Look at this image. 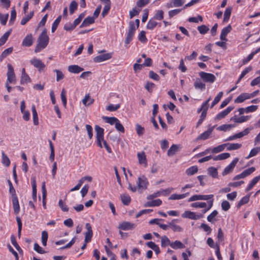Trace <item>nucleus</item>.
Masks as SVG:
<instances>
[{"label":"nucleus","mask_w":260,"mask_h":260,"mask_svg":"<svg viewBox=\"0 0 260 260\" xmlns=\"http://www.w3.org/2000/svg\"><path fill=\"white\" fill-rule=\"evenodd\" d=\"M171 242L167 236H163L161 237V246L162 247H165L168 245L171 246Z\"/></svg>","instance_id":"34"},{"label":"nucleus","mask_w":260,"mask_h":260,"mask_svg":"<svg viewBox=\"0 0 260 260\" xmlns=\"http://www.w3.org/2000/svg\"><path fill=\"white\" fill-rule=\"evenodd\" d=\"M105 50H101L99 52V53H104L103 54H99L98 56L94 57L93 58V61L95 62H101L108 60L110 59L112 56L113 53V52H109L105 53Z\"/></svg>","instance_id":"4"},{"label":"nucleus","mask_w":260,"mask_h":260,"mask_svg":"<svg viewBox=\"0 0 260 260\" xmlns=\"http://www.w3.org/2000/svg\"><path fill=\"white\" fill-rule=\"evenodd\" d=\"M31 110L32 113L34 123L35 125H38L39 123L38 114L37 110L36 109V107L34 105L32 106Z\"/></svg>","instance_id":"46"},{"label":"nucleus","mask_w":260,"mask_h":260,"mask_svg":"<svg viewBox=\"0 0 260 260\" xmlns=\"http://www.w3.org/2000/svg\"><path fill=\"white\" fill-rule=\"evenodd\" d=\"M78 4L75 1H73L71 2L69 6V11L70 14H73L75 11L77 9Z\"/></svg>","instance_id":"55"},{"label":"nucleus","mask_w":260,"mask_h":260,"mask_svg":"<svg viewBox=\"0 0 260 260\" xmlns=\"http://www.w3.org/2000/svg\"><path fill=\"white\" fill-rule=\"evenodd\" d=\"M255 168L254 167H251L248 169L244 170L241 174L236 175L233 178V180H237L240 179L244 178L251 174L253 172L255 171Z\"/></svg>","instance_id":"10"},{"label":"nucleus","mask_w":260,"mask_h":260,"mask_svg":"<svg viewBox=\"0 0 260 260\" xmlns=\"http://www.w3.org/2000/svg\"><path fill=\"white\" fill-rule=\"evenodd\" d=\"M197 29L199 32L202 35L206 34L209 30V27H208L205 25H202L201 26H199Z\"/></svg>","instance_id":"57"},{"label":"nucleus","mask_w":260,"mask_h":260,"mask_svg":"<svg viewBox=\"0 0 260 260\" xmlns=\"http://www.w3.org/2000/svg\"><path fill=\"white\" fill-rule=\"evenodd\" d=\"M115 128L116 130L120 133H124V128L122 124L120 123V121L118 120V121L116 123L115 125Z\"/></svg>","instance_id":"64"},{"label":"nucleus","mask_w":260,"mask_h":260,"mask_svg":"<svg viewBox=\"0 0 260 260\" xmlns=\"http://www.w3.org/2000/svg\"><path fill=\"white\" fill-rule=\"evenodd\" d=\"M12 203L14 213L17 214L20 211V206L16 196H12Z\"/></svg>","instance_id":"24"},{"label":"nucleus","mask_w":260,"mask_h":260,"mask_svg":"<svg viewBox=\"0 0 260 260\" xmlns=\"http://www.w3.org/2000/svg\"><path fill=\"white\" fill-rule=\"evenodd\" d=\"M218 214V212L217 210H214L212 212L211 214H210L207 217V219L208 221L214 223L216 221L215 217Z\"/></svg>","instance_id":"39"},{"label":"nucleus","mask_w":260,"mask_h":260,"mask_svg":"<svg viewBox=\"0 0 260 260\" xmlns=\"http://www.w3.org/2000/svg\"><path fill=\"white\" fill-rule=\"evenodd\" d=\"M103 119L106 122L109 123L111 125H115L118 119L115 117H107L104 116Z\"/></svg>","instance_id":"35"},{"label":"nucleus","mask_w":260,"mask_h":260,"mask_svg":"<svg viewBox=\"0 0 260 260\" xmlns=\"http://www.w3.org/2000/svg\"><path fill=\"white\" fill-rule=\"evenodd\" d=\"M58 206L63 212H68L69 211V208L67 205L64 203L62 200H60L58 202Z\"/></svg>","instance_id":"63"},{"label":"nucleus","mask_w":260,"mask_h":260,"mask_svg":"<svg viewBox=\"0 0 260 260\" xmlns=\"http://www.w3.org/2000/svg\"><path fill=\"white\" fill-rule=\"evenodd\" d=\"M137 184L138 190L142 191L147 188L149 182L148 179L144 176H142L138 178Z\"/></svg>","instance_id":"8"},{"label":"nucleus","mask_w":260,"mask_h":260,"mask_svg":"<svg viewBox=\"0 0 260 260\" xmlns=\"http://www.w3.org/2000/svg\"><path fill=\"white\" fill-rule=\"evenodd\" d=\"M251 116L250 115H242L238 117L236 115H235L234 116L231 118L230 120L231 121H232L235 123H242L248 121L251 118Z\"/></svg>","instance_id":"12"},{"label":"nucleus","mask_w":260,"mask_h":260,"mask_svg":"<svg viewBox=\"0 0 260 260\" xmlns=\"http://www.w3.org/2000/svg\"><path fill=\"white\" fill-rule=\"evenodd\" d=\"M135 226L134 223L128 221H123L119 224L118 228L121 230L127 231L134 229Z\"/></svg>","instance_id":"16"},{"label":"nucleus","mask_w":260,"mask_h":260,"mask_svg":"<svg viewBox=\"0 0 260 260\" xmlns=\"http://www.w3.org/2000/svg\"><path fill=\"white\" fill-rule=\"evenodd\" d=\"M232 10V9L231 7H228L226 8L224 13L223 21L224 22H227L229 20L231 14Z\"/></svg>","instance_id":"52"},{"label":"nucleus","mask_w":260,"mask_h":260,"mask_svg":"<svg viewBox=\"0 0 260 260\" xmlns=\"http://www.w3.org/2000/svg\"><path fill=\"white\" fill-rule=\"evenodd\" d=\"M61 19V16H59L53 22L52 27H51V31L52 32H54L56 29H57L60 21Z\"/></svg>","instance_id":"49"},{"label":"nucleus","mask_w":260,"mask_h":260,"mask_svg":"<svg viewBox=\"0 0 260 260\" xmlns=\"http://www.w3.org/2000/svg\"><path fill=\"white\" fill-rule=\"evenodd\" d=\"M214 200L207 201V203L205 202H194L190 204V207L194 208H202L203 214L206 213L209 211L213 205Z\"/></svg>","instance_id":"2"},{"label":"nucleus","mask_w":260,"mask_h":260,"mask_svg":"<svg viewBox=\"0 0 260 260\" xmlns=\"http://www.w3.org/2000/svg\"><path fill=\"white\" fill-rule=\"evenodd\" d=\"M30 78L26 73L24 68L22 69L20 83L21 84H27L30 82Z\"/></svg>","instance_id":"22"},{"label":"nucleus","mask_w":260,"mask_h":260,"mask_svg":"<svg viewBox=\"0 0 260 260\" xmlns=\"http://www.w3.org/2000/svg\"><path fill=\"white\" fill-rule=\"evenodd\" d=\"M10 34L11 30L8 31L0 38V46L3 45L6 42Z\"/></svg>","instance_id":"51"},{"label":"nucleus","mask_w":260,"mask_h":260,"mask_svg":"<svg viewBox=\"0 0 260 260\" xmlns=\"http://www.w3.org/2000/svg\"><path fill=\"white\" fill-rule=\"evenodd\" d=\"M13 47H10L5 49L0 56V61H2L5 57L11 54L13 51Z\"/></svg>","instance_id":"43"},{"label":"nucleus","mask_w":260,"mask_h":260,"mask_svg":"<svg viewBox=\"0 0 260 260\" xmlns=\"http://www.w3.org/2000/svg\"><path fill=\"white\" fill-rule=\"evenodd\" d=\"M8 71L7 73V81L6 83L10 84H15L16 82V77L14 73V70L12 66L9 63L7 65Z\"/></svg>","instance_id":"5"},{"label":"nucleus","mask_w":260,"mask_h":260,"mask_svg":"<svg viewBox=\"0 0 260 260\" xmlns=\"http://www.w3.org/2000/svg\"><path fill=\"white\" fill-rule=\"evenodd\" d=\"M214 128V126L209 128L207 131L203 133L202 134H201L200 135H199L198 137V138L197 139V140H205L207 139L209 137V136H210L211 133H212V131H213Z\"/></svg>","instance_id":"20"},{"label":"nucleus","mask_w":260,"mask_h":260,"mask_svg":"<svg viewBox=\"0 0 260 260\" xmlns=\"http://www.w3.org/2000/svg\"><path fill=\"white\" fill-rule=\"evenodd\" d=\"M68 70L70 73L78 74L83 71L84 69L78 65H70L68 67Z\"/></svg>","instance_id":"25"},{"label":"nucleus","mask_w":260,"mask_h":260,"mask_svg":"<svg viewBox=\"0 0 260 260\" xmlns=\"http://www.w3.org/2000/svg\"><path fill=\"white\" fill-rule=\"evenodd\" d=\"M260 151V146L255 147L252 149L249 154V155L246 157V159H248L250 158L256 156L258 152Z\"/></svg>","instance_id":"41"},{"label":"nucleus","mask_w":260,"mask_h":260,"mask_svg":"<svg viewBox=\"0 0 260 260\" xmlns=\"http://www.w3.org/2000/svg\"><path fill=\"white\" fill-rule=\"evenodd\" d=\"M249 93H242L235 99V103H241L246 100L250 99Z\"/></svg>","instance_id":"23"},{"label":"nucleus","mask_w":260,"mask_h":260,"mask_svg":"<svg viewBox=\"0 0 260 260\" xmlns=\"http://www.w3.org/2000/svg\"><path fill=\"white\" fill-rule=\"evenodd\" d=\"M250 194H247L244 197H243L238 203V204H237V207L238 208H239L242 205H244V204H247L249 201V198H250Z\"/></svg>","instance_id":"44"},{"label":"nucleus","mask_w":260,"mask_h":260,"mask_svg":"<svg viewBox=\"0 0 260 260\" xmlns=\"http://www.w3.org/2000/svg\"><path fill=\"white\" fill-rule=\"evenodd\" d=\"M239 161L238 158H235L233 161L228 166H226L223 171L222 173V175L223 176H225L230 173H231L234 170L236 164Z\"/></svg>","instance_id":"11"},{"label":"nucleus","mask_w":260,"mask_h":260,"mask_svg":"<svg viewBox=\"0 0 260 260\" xmlns=\"http://www.w3.org/2000/svg\"><path fill=\"white\" fill-rule=\"evenodd\" d=\"M157 25V22L154 19H150L147 24V28L148 29H153Z\"/></svg>","instance_id":"54"},{"label":"nucleus","mask_w":260,"mask_h":260,"mask_svg":"<svg viewBox=\"0 0 260 260\" xmlns=\"http://www.w3.org/2000/svg\"><path fill=\"white\" fill-rule=\"evenodd\" d=\"M227 146V150L231 151L237 150L241 148V144L238 143H226Z\"/></svg>","instance_id":"33"},{"label":"nucleus","mask_w":260,"mask_h":260,"mask_svg":"<svg viewBox=\"0 0 260 260\" xmlns=\"http://www.w3.org/2000/svg\"><path fill=\"white\" fill-rule=\"evenodd\" d=\"M137 157L139 165L147 167L148 165L146 155L144 151L139 152L137 153Z\"/></svg>","instance_id":"14"},{"label":"nucleus","mask_w":260,"mask_h":260,"mask_svg":"<svg viewBox=\"0 0 260 260\" xmlns=\"http://www.w3.org/2000/svg\"><path fill=\"white\" fill-rule=\"evenodd\" d=\"M136 129L137 134L139 136H142L144 133V128L139 124H137L136 125Z\"/></svg>","instance_id":"62"},{"label":"nucleus","mask_w":260,"mask_h":260,"mask_svg":"<svg viewBox=\"0 0 260 260\" xmlns=\"http://www.w3.org/2000/svg\"><path fill=\"white\" fill-rule=\"evenodd\" d=\"M189 194V192H186L183 194H176L174 193L171 195L169 197V200H179L183 199L188 197Z\"/></svg>","instance_id":"27"},{"label":"nucleus","mask_w":260,"mask_h":260,"mask_svg":"<svg viewBox=\"0 0 260 260\" xmlns=\"http://www.w3.org/2000/svg\"><path fill=\"white\" fill-rule=\"evenodd\" d=\"M136 30V28L135 27L134 22L133 21H130L129 23L128 30L126 33V38L124 41L125 46L126 47H128L127 45L133 40Z\"/></svg>","instance_id":"3"},{"label":"nucleus","mask_w":260,"mask_h":260,"mask_svg":"<svg viewBox=\"0 0 260 260\" xmlns=\"http://www.w3.org/2000/svg\"><path fill=\"white\" fill-rule=\"evenodd\" d=\"M95 131L96 132V138L101 139L104 137V129L99 125L95 126Z\"/></svg>","instance_id":"37"},{"label":"nucleus","mask_w":260,"mask_h":260,"mask_svg":"<svg viewBox=\"0 0 260 260\" xmlns=\"http://www.w3.org/2000/svg\"><path fill=\"white\" fill-rule=\"evenodd\" d=\"M34 15V12L31 11L28 14L25 16L21 21V24L22 25H25L26 23L29 21V20L33 17Z\"/></svg>","instance_id":"40"},{"label":"nucleus","mask_w":260,"mask_h":260,"mask_svg":"<svg viewBox=\"0 0 260 260\" xmlns=\"http://www.w3.org/2000/svg\"><path fill=\"white\" fill-rule=\"evenodd\" d=\"M194 86L196 89H200L201 90H204L205 89V84L202 81H201L199 79H197L194 83Z\"/></svg>","instance_id":"50"},{"label":"nucleus","mask_w":260,"mask_h":260,"mask_svg":"<svg viewBox=\"0 0 260 260\" xmlns=\"http://www.w3.org/2000/svg\"><path fill=\"white\" fill-rule=\"evenodd\" d=\"M66 90L64 88H63L61 92L60 96H61V101H62L63 106L64 107H66L67 104V98H66Z\"/></svg>","instance_id":"60"},{"label":"nucleus","mask_w":260,"mask_h":260,"mask_svg":"<svg viewBox=\"0 0 260 260\" xmlns=\"http://www.w3.org/2000/svg\"><path fill=\"white\" fill-rule=\"evenodd\" d=\"M189 22L198 23L199 21H203V18L201 16L199 15L197 17H192L188 18Z\"/></svg>","instance_id":"61"},{"label":"nucleus","mask_w":260,"mask_h":260,"mask_svg":"<svg viewBox=\"0 0 260 260\" xmlns=\"http://www.w3.org/2000/svg\"><path fill=\"white\" fill-rule=\"evenodd\" d=\"M213 194H194L188 199V202H192L196 201H209L213 199Z\"/></svg>","instance_id":"6"},{"label":"nucleus","mask_w":260,"mask_h":260,"mask_svg":"<svg viewBox=\"0 0 260 260\" xmlns=\"http://www.w3.org/2000/svg\"><path fill=\"white\" fill-rule=\"evenodd\" d=\"M94 102V100L92 99L89 94H86L82 100V103L85 106H88Z\"/></svg>","instance_id":"32"},{"label":"nucleus","mask_w":260,"mask_h":260,"mask_svg":"<svg viewBox=\"0 0 260 260\" xmlns=\"http://www.w3.org/2000/svg\"><path fill=\"white\" fill-rule=\"evenodd\" d=\"M48 235L47 232L44 231L42 232V243L43 246H46L48 240Z\"/></svg>","instance_id":"59"},{"label":"nucleus","mask_w":260,"mask_h":260,"mask_svg":"<svg viewBox=\"0 0 260 260\" xmlns=\"http://www.w3.org/2000/svg\"><path fill=\"white\" fill-rule=\"evenodd\" d=\"M2 161L3 164L6 167H9L10 165V160L4 152L2 153Z\"/></svg>","instance_id":"47"},{"label":"nucleus","mask_w":260,"mask_h":260,"mask_svg":"<svg viewBox=\"0 0 260 260\" xmlns=\"http://www.w3.org/2000/svg\"><path fill=\"white\" fill-rule=\"evenodd\" d=\"M33 43V37L31 34H28L24 38L22 45L24 47H30Z\"/></svg>","instance_id":"21"},{"label":"nucleus","mask_w":260,"mask_h":260,"mask_svg":"<svg viewBox=\"0 0 260 260\" xmlns=\"http://www.w3.org/2000/svg\"><path fill=\"white\" fill-rule=\"evenodd\" d=\"M260 180V175L257 176L253 178L248 186H247L246 188L245 189L246 191H249L255 185V184L259 181Z\"/></svg>","instance_id":"26"},{"label":"nucleus","mask_w":260,"mask_h":260,"mask_svg":"<svg viewBox=\"0 0 260 260\" xmlns=\"http://www.w3.org/2000/svg\"><path fill=\"white\" fill-rule=\"evenodd\" d=\"M232 27L230 25H229L226 27H224L221 32L220 35V39L221 41H227L226 36L231 31Z\"/></svg>","instance_id":"19"},{"label":"nucleus","mask_w":260,"mask_h":260,"mask_svg":"<svg viewBox=\"0 0 260 260\" xmlns=\"http://www.w3.org/2000/svg\"><path fill=\"white\" fill-rule=\"evenodd\" d=\"M234 109L233 106H229L226 109L219 113L216 116V120H219L225 117Z\"/></svg>","instance_id":"18"},{"label":"nucleus","mask_w":260,"mask_h":260,"mask_svg":"<svg viewBox=\"0 0 260 260\" xmlns=\"http://www.w3.org/2000/svg\"><path fill=\"white\" fill-rule=\"evenodd\" d=\"M121 200L122 203L125 205H128L131 202V197L127 194H123L121 195Z\"/></svg>","instance_id":"48"},{"label":"nucleus","mask_w":260,"mask_h":260,"mask_svg":"<svg viewBox=\"0 0 260 260\" xmlns=\"http://www.w3.org/2000/svg\"><path fill=\"white\" fill-rule=\"evenodd\" d=\"M9 15L8 13L3 14L0 13V22L2 25H5L6 24L9 18Z\"/></svg>","instance_id":"56"},{"label":"nucleus","mask_w":260,"mask_h":260,"mask_svg":"<svg viewBox=\"0 0 260 260\" xmlns=\"http://www.w3.org/2000/svg\"><path fill=\"white\" fill-rule=\"evenodd\" d=\"M235 125L233 124H225L220 125L217 128V129L219 131L228 132L230 131L232 128L235 127Z\"/></svg>","instance_id":"29"},{"label":"nucleus","mask_w":260,"mask_h":260,"mask_svg":"<svg viewBox=\"0 0 260 260\" xmlns=\"http://www.w3.org/2000/svg\"><path fill=\"white\" fill-rule=\"evenodd\" d=\"M30 63L39 71H41L45 67V64L40 59L35 57L30 60Z\"/></svg>","instance_id":"13"},{"label":"nucleus","mask_w":260,"mask_h":260,"mask_svg":"<svg viewBox=\"0 0 260 260\" xmlns=\"http://www.w3.org/2000/svg\"><path fill=\"white\" fill-rule=\"evenodd\" d=\"M198 171V167L196 166H193L186 169L185 172L187 175L191 176L197 173Z\"/></svg>","instance_id":"42"},{"label":"nucleus","mask_w":260,"mask_h":260,"mask_svg":"<svg viewBox=\"0 0 260 260\" xmlns=\"http://www.w3.org/2000/svg\"><path fill=\"white\" fill-rule=\"evenodd\" d=\"M223 92L220 91L218 93V94L217 95V96L214 98L213 101L212 102L211 108H213L216 104H217L220 100L221 98H222L223 95Z\"/></svg>","instance_id":"53"},{"label":"nucleus","mask_w":260,"mask_h":260,"mask_svg":"<svg viewBox=\"0 0 260 260\" xmlns=\"http://www.w3.org/2000/svg\"><path fill=\"white\" fill-rule=\"evenodd\" d=\"M226 146V144H223L220 145H218L215 147L212 148V153H218L225 149V147Z\"/></svg>","instance_id":"45"},{"label":"nucleus","mask_w":260,"mask_h":260,"mask_svg":"<svg viewBox=\"0 0 260 260\" xmlns=\"http://www.w3.org/2000/svg\"><path fill=\"white\" fill-rule=\"evenodd\" d=\"M146 33L144 31H141L138 35L139 40L143 43H146L147 41V39L146 37Z\"/></svg>","instance_id":"58"},{"label":"nucleus","mask_w":260,"mask_h":260,"mask_svg":"<svg viewBox=\"0 0 260 260\" xmlns=\"http://www.w3.org/2000/svg\"><path fill=\"white\" fill-rule=\"evenodd\" d=\"M171 247L172 248L174 249H183L185 248V245L181 241L176 240L171 242Z\"/></svg>","instance_id":"30"},{"label":"nucleus","mask_w":260,"mask_h":260,"mask_svg":"<svg viewBox=\"0 0 260 260\" xmlns=\"http://www.w3.org/2000/svg\"><path fill=\"white\" fill-rule=\"evenodd\" d=\"M208 174L213 178H216L218 177L217 170L213 167H209L208 170Z\"/></svg>","instance_id":"36"},{"label":"nucleus","mask_w":260,"mask_h":260,"mask_svg":"<svg viewBox=\"0 0 260 260\" xmlns=\"http://www.w3.org/2000/svg\"><path fill=\"white\" fill-rule=\"evenodd\" d=\"M180 148V145L173 144L169 148L168 151V155L169 156H173L177 152L179 149Z\"/></svg>","instance_id":"31"},{"label":"nucleus","mask_w":260,"mask_h":260,"mask_svg":"<svg viewBox=\"0 0 260 260\" xmlns=\"http://www.w3.org/2000/svg\"><path fill=\"white\" fill-rule=\"evenodd\" d=\"M178 221H179L178 219H174L169 223V225L173 231L175 232H182L183 231V229L175 223L176 222Z\"/></svg>","instance_id":"17"},{"label":"nucleus","mask_w":260,"mask_h":260,"mask_svg":"<svg viewBox=\"0 0 260 260\" xmlns=\"http://www.w3.org/2000/svg\"><path fill=\"white\" fill-rule=\"evenodd\" d=\"M230 156V154L229 153H222L220 154L217 156H215L213 158L214 160H221L229 158Z\"/></svg>","instance_id":"38"},{"label":"nucleus","mask_w":260,"mask_h":260,"mask_svg":"<svg viewBox=\"0 0 260 260\" xmlns=\"http://www.w3.org/2000/svg\"><path fill=\"white\" fill-rule=\"evenodd\" d=\"M199 76L205 82L210 83H213L216 79V77L213 74L204 72H200Z\"/></svg>","instance_id":"9"},{"label":"nucleus","mask_w":260,"mask_h":260,"mask_svg":"<svg viewBox=\"0 0 260 260\" xmlns=\"http://www.w3.org/2000/svg\"><path fill=\"white\" fill-rule=\"evenodd\" d=\"M95 19L93 17H87L86 18L82 24L80 25V27H84L89 26V25L93 23L94 22Z\"/></svg>","instance_id":"28"},{"label":"nucleus","mask_w":260,"mask_h":260,"mask_svg":"<svg viewBox=\"0 0 260 260\" xmlns=\"http://www.w3.org/2000/svg\"><path fill=\"white\" fill-rule=\"evenodd\" d=\"M49 41V37L47 35L46 29H44L38 37L37 44L35 49L36 53L40 52L45 48Z\"/></svg>","instance_id":"1"},{"label":"nucleus","mask_w":260,"mask_h":260,"mask_svg":"<svg viewBox=\"0 0 260 260\" xmlns=\"http://www.w3.org/2000/svg\"><path fill=\"white\" fill-rule=\"evenodd\" d=\"M182 217L191 220H198L203 217L202 214H198L194 212L186 210L182 214Z\"/></svg>","instance_id":"7"},{"label":"nucleus","mask_w":260,"mask_h":260,"mask_svg":"<svg viewBox=\"0 0 260 260\" xmlns=\"http://www.w3.org/2000/svg\"><path fill=\"white\" fill-rule=\"evenodd\" d=\"M85 228L87 230L85 234V242L88 243L91 241L93 236V232L92 228L90 223H86L85 224Z\"/></svg>","instance_id":"15"}]
</instances>
